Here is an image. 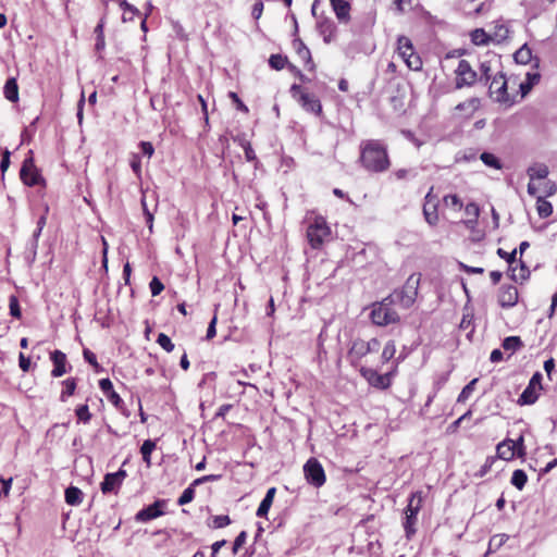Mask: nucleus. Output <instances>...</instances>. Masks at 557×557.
<instances>
[{"mask_svg":"<svg viewBox=\"0 0 557 557\" xmlns=\"http://www.w3.org/2000/svg\"><path fill=\"white\" fill-rule=\"evenodd\" d=\"M50 360L53 363V369L51 370V376L60 377L67 372L66 364L67 358L66 355L61 350H53L50 352Z\"/></svg>","mask_w":557,"mask_h":557,"instance_id":"obj_20","label":"nucleus"},{"mask_svg":"<svg viewBox=\"0 0 557 557\" xmlns=\"http://www.w3.org/2000/svg\"><path fill=\"white\" fill-rule=\"evenodd\" d=\"M288 63V59L282 54H271L269 58V65L276 71L283 70Z\"/></svg>","mask_w":557,"mask_h":557,"instance_id":"obj_38","label":"nucleus"},{"mask_svg":"<svg viewBox=\"0 0 557 557\" xmlns=\"http://www.w3.org/2000/svg\"><path fill=\"white\" fill-rule=\"evenodd\" d=\"M321 33L324 36V41L330 42L336 34V27L332 22H325L320 25Z\"/></svg>","mask_w":557,"mask_h":557,"instance_id":"obj_43","label":"nucleus"},{"mask_svg":"<svg viewBox=\"0 0 557 557\" xmlns=\"http://www.w3.org/2000/svg\"><path fill=\"white\" fill-rule=\"evenodd\" d=\"M539 392H540V389L528 384L525 389L520 395V397L518 399V404L521 406L533 405L539 398Z\"/></svg>","mask_w":557,"mask_h":557,"instance_id":"obj_27","label":"nucleus"},{"mask_svg":"<svg viewBox=\"0 0 557 557\" xmlns=\"http://www.w3.org/2000/svg\"><path fill=\"white\" fill-rule=\"evenodd\" d=\"M359 152V163L369 173H383L391 168L387 146L380 139L362 140Z\"/></svg>","mask_w":557,"mask_h":557,"instance_id":"obj_2","label":"nucleus"},{"mask_svg":"<svg viewBox=\"0 0 557 557\" xmlns=\"http://www.w3.org/2000/svg\"><path fill=\"white\" fill-rule=\"evenodd\" d=\"M154 448H156V443L152 442L151 440H146L140 447L143 460L145 462H147L148 465L150 463V456Z\"/></svg>","mask_w":557,"mask_h":557,"instance_id":"obj_45","label":"nucleus"},{"mask_svg":"<svg viewBox=\"0 0 557 557\" xmlns=\"http://www.w3.org/2000/svg\"><path fill=\"white\" fill-rule=\"evenodd\" d=\"M99 387L104 393L106 396L114 391L113 384L110 379H101L99 381Z\"/></svg>","mask_w":557,"mask_h":557,"instance_id":"obj_62","label":"nucleus"},{"mask_svg":"<svg viewBox=\"0 0 557 557\" xmlns=\"http://www.w3.org/2000/svg\"><path fill=\"white\" fill-rule=\"evenodd\" d=\"M165 500L158 499L153 504L139 510L135 519L138 522H148L164 515Z\"/></svg>","mask_w":557,"mask_h":557,"instance_id":"obj_16","label":"nucleus"},{"mask_svg":"<svg viewBox=\"0 0 557 557\" xmlns=\"http://www.w3.org/2000/svg\"><path fill=\"white\" fill-rule=\"evenodd\" d=\"M107 398L116 409H119V410L123 409L124 401L115 391L108 394Z\"/></svg>","mask_w":557,"mask_h":557,"instance_id":"obj_56","label":"nucleus"},{"mask_svg":"<svg viewBox=\"0 0 557 557\" xmlns=\"http://www.w3.org/2000/svg\"><path fill=\"white\" fill-rule=\"evenodd\" d=\"M480 159L481 161L490 166V168H493V169H496V170H500L502 169V163H500V160L493 153L491 152H483L481 156H480Z\"/></svg>","mask_w":557,"mask_h":557,"instance_id":"obj_41","label":"nucleus"},{"mask_svg":"<svg viewBox=\"0 0 557 557\" xmlns=\"http://www.w3.org/2000/svg\"><path fill=\"white\" fill-rule=\"evenodd\" d=\"M220 479V475L216 474H208L203 475L201 478L196 479L187 488H185L182 493V495L177 499V504L180 506L189 504L193 502L195 497V486L206 483V482H213Z\"/></svg>","mask_w":557,"mask_h":557,"instance_id":"obj_18","label":"nucleus"},{"mask_svg":"<svg viewBox=\"0 0 557 557\" xmlns=\"http://www.w3.org/2000/svg\"><path fill=\"white\" fill-rule=\"evenodd\" d=\"M479 379L471 380L460 392V394L457 397V403H466L468 398L471 396L475 388V384L478 383Z\"/></svg>","mask_w":557,"mask_h":557,"instance_id":"obj_42","label":"nucleus"},{"mask_svg":"<svg viewBox=\"0 0 557 557\" xmlns=\"http://www.w3.org/2000/svg\"><path fill=\"white\" fill-rule=\"evenodd\" d=\"M502 346L505 350L515 352L523 346V343L519 336H508L503 341Z\"/></svg>","mask_w":557,"mask_h":557,"instance_id":"obj_36","label":"nucleus"},{"mask_svg":"<svg viewBox=\"0 0 557 557\" xmlns=\"http://www.w3.org/2000/svg\"><path fill=\"white\" fill-rule=\"evenodd\" d=\"M396 351L395 341L389 339L386 342L381 354L382 363H388L392 361L391 370L386 373L381 374L373 368L360 366V375L369 383V385L382 391L391 387L392 380L397 374L398 366L401 362L400 357L395 358Z\"/></svg>","mask_w":557,"mask_h":557,"instance_id":"obj_1","label":"nucleus"},{"mask_svg":"<svg viewBox=\"0 0 557 557\" xmlns=\"http://www.w3.org/2000/svg\"><path fill=\"white\" fill-rule=\"evenodd\" d=\"M75 414H76L78 421H81L85 424L89 423V421L91 420V417H92L87 404L77 406V408L75 409Z\"/></svg>","mask_w":557,"mask_h":557,"instance_id":"obj_44","label":"nucleus"},{"mask_svg":"<svg viewBox=\"0 0 557 557\" xmlns=\"http://www.w3.org/2000/svg\"><path fill=\"white\" fill-rule=\"evenodd\" d=\"M65 502L71 506H78L83 502V492L76 486H70L65 490Z\"/></svg>","mask_w":557,"mask_h":557,"instance_id":"obj_29","label":"nucleus"},{"mask_svg":"<svg viewBox=\"0 0 557 557\" xmlns=\"http://www.w3.org/2000/svg\"><path fill=\"white\" fill-rule=\"evenodd\" d=\"M3 95L10 102L15 103L20 100L18 85L15 77H10L7 79L3 87Z\"/></svg>","mask_w":557,"mask_h":557,"instance_id":"obj_25","label":"nucleus"},{"mask_svg":"<svg viewBox=\"0 0 557 557\" xmlns=\"http://www.w3.org/2000/svg\"><path fill=\"white\" fill-rule=\"evenodd\" d=\"M139 147L141 149V152L149 159L153 156L154 148L150 141H140Z\"/></svg>","mask_w":557,"mask_h":557,"instance_id":"obj_61","label":"nucleus"},{"mask_svg":"<svg viewBox=\"0 0 557 557\" xmlns=\"http://www.w3.org/2000/svg\"><path fill=\"white\" fill-rule=\"evenodd\" d=\"M20 178L24 185L28 187L33 186H41L46 188L47 182L45 177L41 175L40 169H38L35 164L33 151L28 152V156L24 159L21 170H20Z\"/></svg>","mask_w":557,"mask_h":557,"instance_id":"obj_7","label":"nucleus"},{"mask_svg":"<svg viewBox=\"0 0 557 557\" xmlns=\"http://www.w3.org/2000/svg\"><path fill=\"white\" fill-rule=\"evenodd\" d=\"M496 460H497V457H494V456L486 457L484 463L481 466L480 470L475 473V476H478V478L485 476L492 470Z\"/></svg>","mask_w":557,"mask_h":557,"instance_id":"obj_46","label":"nucleus"},{"mask_svg":"<svg viewBox=\"0 0 557 557\" xmlns=\"http://www.w3.org/2000/svg\"><path fill=\"white\" fill-rule=\"evenodd\" d=\"M63 388L60 394V400L66 401L69 397L73 396L77 387V379L69 377L62 382Z\"/></svg>","mask_w":557,"mask_h":557,"instance_id":"obj_30","label":"nucleus"},{"mask_svg":"<svg viewBox=\"0 0 557 557\" xmlns=\"http://www.w3.org/2000/svg\"><path fill=\"white\" fill-rule=\"evenodd\" d=\"M141 205H143V210H144V215H145V219H146V224L150 231V233L152 232V227H153V214L149 211V209L147 208V205L145 202V200L141 201Z\"/></svg>","mask_w":557,"mask_h":557,"instance_id":"obj_59","label":"nucleus"},{"mask_svg":"<svg viewBox=\"0 0 557 557\" xmlns=\"http://www.w3.org/2000/svg\"><path fill=\"white\" fill-rule=\"evenodd\" d=\"M513 58L517 63L528 64L532 59V51L524 45L515 52Z\"/></svg>","mask_w":557,"mask_h":557,"instance_id":"obj_35","label":"nucleus"},{"mask_svg":"<svg viewBox=\"0 0 557 557\" xmlns=\"http://www.w3.org/2000/svg\"><path fill=\"white\" fill-rule=\"evenodd\" d=\"M528 482V475L527 473L521 470L517 469L512 472L510 483L519 491H522Z\"/></svg>","mask_w":557,"mask_h":557,"instance_id":"obj_32","label":"nucleus"},{"mask_svg":"<svg viewBox=\"0 0 557 557\" xmlns=\"http://www.w3.org/2000/svg\"><path fill=\"white\" fill-rule=\"evenodd\" d=\"M120 9L123 11V22L134 21L135 16L139 14V11L134 5L129 4L126 0H114Z\"/></svg>","mask_w":557,"mask_h":557,"instance_id":"obj_28","label":"nucleus"},{"mask_svg":"<svg viewBox=\"0 0 557 557\" xmlns=\"http://www.w3.org/2000/svg\"><path fill=\"white\" fill-rule=\"evenodd\" d=\"M423 492H413L408 498L404 510L403 528L407 540H411L417 533L418 515L423 506Z\"/></svg>","mask_w":557,"mask_h":557,"instance_id":"obj_3","label":"nucleus"},{"mask_svg":"<svg viewBox=\"0 0 557 557\" xmlns=\"http://www.w3.org/2000/svg\"><path fill=\"white\" fill-rule=\"evenodd\" d=\"M228 97L232 99L234 104L236 106V109L245 114L249 113L248 107L242 101V99L238 97V95L235 91H230Z\"/></svg>","mask_w":557,"mask_h":557,"instance_id":"obj_53","label":"nucleus"},{"mask_svg":"<svg viewBox=\"0 0 557 557\" xmlns=\"http://www.w3.org/2000/svg\"><path fill=\"white\" fill-rule=\"evenodd\" d=\"M304 474L309 484L321 487L326 482V475L321 462L317 458H309L304 466Z\"/></svg>","mask_w":557,"mask_h":557,"instance_id":"obj_12","label":"nucleus"},{"mask_svg":"<svg viewBox=\"0 0 557 557\" xmlns=\"http://www.w3.org/2000/svg\"><path fill=\"white\" fill-rule=\"evenodd\" d=\"M18 366L23 372H27L30 369V359L23 352H21L18 356Z\"/></svg>","mask_w":557,"mask_h":557,"instance_id":"obj_63","label":"nucleus"},{"mask_svg":"<svg viewBox=\"0 0 557 557\" xmlns=\"http://www.w3.org/2000/svg\"><path fill=\"white\" fill-rule=\"evenodd\" d=\"M491 98L499 103L512 106L515 103V95L508 92V81L503 72H498L492 78L488 87Z\"/></svg>","mask_w":557,"mask_h":557,"instance_id":"obj_10","label":"nucleus"},{"mask_svg":"<svg viewBox=\"0 0 557 557\" xmlns=\"http://www.w3.org/2000/svg\"><path fill=\"white\" fill-rule=\"evenodd\" d=\"M536 211L542 219H546L553 213V206L543 197H539L536 200Z\"/></svg>","mask_w":557,"mask_h":557,"instance_id":"obj_33","label":"nucleus"},{"mask_svg":"<svg viewBox=\"0 0 557 557\" xmlns=\"http://www.w3.org/2000/svg\"><path fill=\"white\" fill-rule=\"evenodd\" d=\"M290 92L294 97L299 96L298 101L306 111L318 116L322 114L320 100L314 95L306 92L300 85L294 84L290 87Z\"/></svg>","mask_w":557,"mask_h":557,"instance_id":"obj_13","label":"nucleus"},{"mask_svg":"<svg viewBox=\"0 0 557 557\" xmlns=\"http://www.w3.org/2000/svg\"><path fill=\"white\" fill-rule=\"evenodd\" d=\"M497 255L499 258L504 259L508 263V268L512 267L517 261V248H515L511 252L505 251L503 248L497 249Z\"/></svg>","mask_w":557,"mask_h":557,"instance_id":"obj_48","label":"nucleus"},{"mask_svg":"<svg viewBox=\"0 0 557 557\" xmlns=\"http://www.w3.org/2000/svg\"><path fill=\"white\" fill-rule=\"evenodd\" d=\"M10 157L11 152L5 148L1 153V162H0V171L2 175L5 173V171L10 166Z\"/></svg>","mask_w":557,"mask_h":557,"instance_id":"obj_58","label":"nucleus"},{"mask_svg":"<svg viewBox=\"0 0 557 557\" xmlns=\"http://www.w3.org/2000/svg\"><path fill=\"white\" fill-rule=\"evenodd\" d=\"M0 483H1V490H0V500L8 498L10 495V491L13 483V478H4L0 475Z\"/></svg>","mask_w":557,"mask_h":557,"instance_id":"obj_49","label":"nucleus"},{"mask_svg":"<svg viewBox=\"0 0 557 557\" xmlns=\"http://www.w3.org/2000/svg\"><path fill=\"white\" fill-rule=\"evenodd\" d=\"M107 23V15L104 14L99 20L98 24L94 29V34L96 36L95 50L97 53H101L106 48V38H104V26Z\"/></svg>","mask_w":557,"mask_h":557,"instance_id":"obj_23","label":"nucleus"},{"mask_svg":"<svg viewBox=\"0 0 557 557\" xmlns=\"http://www.w3.org/2000/svg\"><path fill=\"white\" fill-rule=\"evenodd\" d=\"M330 4L341 23L347 24L350 22L351 5L347 0H330Z\"/></svg>","mask_w":557,"mask_h":557,"instance_id":"obj_21","label":"nucleus"},{"mask_svg":"<svg viewBox=\"0 0 557 557\" xmlns=\"http://www.w3.org/2000/svg\"><path fill=\"white\" fill-rule=\"evenodd\" d=\"M393 295L384 298L382 301H376L371 306L370 320L377 326H386L396 324L400 321L398 312L393 308Z\"/></svg>","mask_w":557,"mask_h":557,"instance_id":"obj_4","label":"nucleus"},{"mask_svg":"<svg viewBox=\"0 0 557 557\" xmlns=\"http://www.w3.org/2000/svg\"><path fill=\"white\" fill-rule=\"evenodd\" d=\"M275 493H276V488L275 487H270L268 491H267V494L264 496V498L261 500L258 509H257V512L256 515L260 518H263V517H267L272 504H273V499H274V496H275Z\"/></svg>","mask_w":557,"mask_h":557,"instance_id":"obj_26","label":"nucleus"},{"mask_svg":"<svg viewBox=\"0 0 557 557\" xmlns=\"http://www.w3.org/2000/svg\"><path fill=\"white\" fill-rule=\"evenodd\" d=\"M10 314L13 318L21 319L22 311L18 302V298L15 295H11L9 298Z\"/></svg>","mask_w":557,"mask_h":557,"instance_id":"obj_47","label":"nucleus"},{"mask_svg":"<svg viewBox=\"0 0 557 557\" xmlns=\"http://www.w3.org/2000/svg\"><path fill=\"white\" fill-rule=\"evenodd\" d=\"M157 343L166 351L171 352L174 349V344L172 343L171 338L164 334L160 333L157 338Z\"/></svg>","mask_w":557,"mask_h":557,"instance_id":"obj_52","label":"nucleus"},{"mask_svg":"<svg viewBox=\"0 0 557 557\" xmlns=\"http://www.w3.org/2000/svg\"><path fill=\"white\" fill-rule=\"evenodd\" d=\"M507 534H495L490 539L487 554L497 552L508 541Z\"/></svg>","mask_w":557,"mask_h":557,"instance_id":"obj_34","label":"nucleus"},{"mask_svg":"<svg viewBox=\"0 0 557 557\" xmlns=\"http://www.w3.org/2000/svg\"><path fill=\"white\" fill-rule=\"evenodd\" d=\"M131 168H132V170L134 171V173L136 174L137 177L141 176V160H140V157L138 154H136V153L132 154Z\"/></svg>","mask_w":557,"mask_h":557,"instance_id":"obj_57","label":"nucleus"},{"mask_svg":"<svg viewBox=\"0 0 557 557\" xmlns=\"http://www.w3.org/2000/svg\"><path fill=\"white\" fill-rule=\"evenodd\" d=\"M481 106L479 98H470L455 107L458 115L463 119H471Z\"/></svg>","mask_w":557,"mask_h":557,"instance_id":"obj_22","label":"nucleus"},{"mask_svg":"<svg viewBox=\"0 0 557 557\" xmlns=\"http://www.w3.org/2000/svg\"><path fill=\"white\" fill-rule=\"evenodd\" d=\"M239 144L244 149L246 160L248 162L257 161V156L251 144L246 139H240Z\"/></svg>","mask_w":557,"mask_h":557,"instance_id":"obj_51","label":"nucleus"},{"mask_svg":"<svg viewBox=\"0 0 557 557\" xmlns=\"http://www.w3.org/2000/svg\"><path fill=\"white\" fill-rule=\"evenodd\" d=\"M380 346L381 343L376 337H373L369 341L357 338L351 343V346L347 352V359L352 367L357 368L361 364L362 359L367 355L377 351Z\"/></svg>","mask_w":557,"mask_h":557,"instance_id":"obj_6","label":"nucleus"},{"mask_svg":"<svg viewBox=\"0 0 557 557\" xmlns=\"http://www.w3.org/2000/svg\"><path fill=\"white\" fill-rule=\"evenodd\" d=\"M331 235V227L322 215H315L306 232L308 243L312 249H321L330 240Z\"/></svg>","mask_w":557,"mask_h":557,"instance_id":"obj_5","label":"nucleus"},{"mask_svg":"<svg viewBox=\"0 0 557 557\" xmlns=\"http://www.w3.org/2000/svg\"><path fill=\"white\" fill-rule=\"evenodd\" d=\"M397 53L404 60L408 69L412 71H420L422 69V59L416 52L413 44L409 37L404 35L398 36Z\"/></svg>","mask_w":557,"mask_h":557,"instance_id":"obj_8","label":"nucleus"},{"mask_svg":"<svg viewBox=\"0 0 557 557\" xmlns=\"http://www.w3.org/2000/svg\"><path fill=\"white\" fill-rule=\"evenodd\" d=\"M511 447L513 448L517 458L524 460L527 456V447L524 444V436L522 434L517 440H511Z\"/></svg>","mask_w":557,"mask_h":557,"instance_id":"obj_37","label":"nucleus"},{"mask_svg":"<svg viewBox=\"0 0 557 557\" xmlns=\"http://www.w3.org/2000/svg\"><path fill=\"white\" fill-rule=\"evenodd\" d=\"M530 275V269L522 258H519L512 267L508 268V276L516 283L523 284Z\"/></svg>","mask_w":557,"mask_h":557,"instance_id":"obj_19","label":"nucleus"},{"mask_svg":"<svg viewBox=\"0 0 557 557\" xmlns=\"http://www.w3.org/2000/svg\"><path fill=\"white\" fill-rule=\"evenodd\" d=\"M150 292L152 296L160 295L164 289V284L157 277L153 276L149 283Z\"/></svg>","mask_w":557,"mask_h":557,"instance_id":"obj_54","label":"nucleus"},{"mask_svg":"<svg viewBox=\"0 0 557 557\" xmlns=\"http://www.w3.org/2000/svg\"><path fill=\"white\" fill-rule=\"evenodd\" d=\"M471 41L476 46L487 45L490 36L482 28H476L471 33Z\"/></svg>","mask_w":557,"mask_h":557,"instance_id":"obj_40","label":"nucleus"},{"mask_svg":"<svg viewBox=\"0 0 557 557\" xmlns=\"http://www.w3.org/2000/svg\"><path fill=\"white\" fill-rule=\"evenodd\" d=\"M247 533L245 531H242L235 539L234 545H233V552L236 554L238 549L246 543Z\"/></svg>","mask_w":557,"mask_h":557,"instance_id":"obj_60","label":"nucleus"},{"mask_svg":"<svg viewBox=\"0 0 557 557\" xmlns=\"http://www.w3.org/2000/svg\"><path fill=\"white\" fill-rule=\"evenodd\" d=\"M231 518L227 515L213 516L208 525L212 529H222L231 524Z\"/></svg>","mask_w":557,"mask_h":557,"instance_id":"obj_39","label":"nucleus"},{"mask_svg":"<svg viewBox=\"0 0 557 557\" xmlns=\"http://www.w3.org/2000/svg\"><path fill=\"white\" fill-rule=\"evenodd\" d=\"M497 459H502L505 461H511L513 458H516V453L513 448L511 447V440L505 438L496 446V456Z\"/></svg>","mask_w":557,"mask_h":557,"instance_id":"obj_24","label":"nucleus"},{"mask_svg":"<svg viewBox=\"0 0 557 557\" xmlns=\"http://www.w3.org/2000/svg\"><path fill=\"white\" fill-rule=\"evenodd\" d=\"M540 79H541V74L537 71H534V72H528L525 74L524 81H527L528 83L531 84V86L534 87L535 85L539 84Z\"/></svg>","mask_w":557,"mask_h":557,"instance_id":"obj_64","label":"nucleus"},{"mask_svg":"<svg viewBox=\"0 0 557 557\" xmlns=\"http://www.w3.org/2000/svg\"><path fill=\"white\" fill-rule=\"evenodd\" d=\"M83 356H84L85 361L88 362L90 366H92L94 369L98 372L100 366H99V363L97 361L96 355L91 350H89L88 348H85L83 350Z\"/></svg>","mask_w":557,"mask_h":557,"instance_id":"obj_55","label":"nucleus"},{"mask_svg":"<svg viewBox=\"0 0 557 557\" xmlns=\"http://www.w3.org/2000/svg\"><path fill=\"white\" fill-rule=\"evenodd\" d=\"M443 203L454 212H459L463 208V202L457 194H448L443 197Z\"/></svg>","mask_w":557,"mask_h":557,"instance_id":"obj_31","label":"nucleus"},{"mask_svg":"<svg viewBox=\"0 0 557 557\" xmlns=\"http://www.w3.org/2000/svg\"><path fill=\"white\" fill-rule=\"evenodd\" d=\"M455 73V86L457 89L473 86L479 79L476 71L472 67L469 61L459 60Z\"/></svg>","mask_w":557,"mask_h":557,"instance_id":"obj_11","label":"nucleus"},{"mask_svg":"<svg viewBox=\"0 0 557 557\" xmlns=\"http://www.w3.org/2000/svg\"><path fill=\"white\" fill-rule=\"evenodd\" d=\"M125 478L126 471L123 469H120L119 471L113 473H107L103 478V481L100 484L101 492L103 494H116Z\"/></svg>","mask_w":557,"mask_h":557,"instance_id":"obj_17","label":"nucleus"},{"mask_svg":"<svg viewBox=\"0 0 557 557\" xmlns=\"http://www.w3.org/2000/svg\"><path fill=\"white\" fill-rule=\"evenodd\" d=\"M529 175L531 178L543 180L548 175V169L546 165L541 164L529 170Z\"/></svg>","mask_w":557,"mask_h":557,"instance_id":"obj_50","label":"nucleus"},{"mask_svg":"<svg viewBox=\"0 0 557 557\" xmlns=\"http://www.w3.org/2000/svg\"><path fill=\"white\" fill-rule=\"evenodd\" d=\"M519 300V292L515 285H502L497 293V302L503 309L515 307Z\"/></svg>","mask_w":557,"mask_h":557,"instance_id":"obj_15","label":"nucleus"},{"mask_svg":"<svg viewBox=\"0 0 557 557\" xmlns=\"http://www.w3.org/2000/svg\"><path fill=\"white\" fill-rule=\"evenodd\" d=\"M433 191L434 187L431 186L424 197V203L422 208L424 220L430 226H436L440 222L438 198Z\"/></svg>","mask_w":557,"mask_h":557,"instance_id":"obj_14","label":"nucleus"},{"mask_svg":"<svg viewBox=\"0 0 557 557\" xmlns=\"http://www.w3.org/2000/svg\"><path fill=\"white\" fill-rule=\"evenodd\" d=\"M420 281L421 274L413 273L407 278L400 290H395L394 294H392L393 297L395 296L397 298L401 307L410 308L416 302Z\"/></svg>","mask_w":557,"mask_h":557,"instance_id":"obj_9","label":"nucleus"}]
</instances>
